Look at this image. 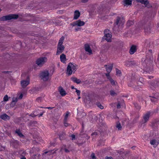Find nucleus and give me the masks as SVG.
<instances>
[{"mask_svg":"<svg viewBox=\"0 0 159 159\" xmlns=\"http://www.w3.org/2000/svg\"><path fill=\"white\" fill-rule=\"evenodd\" d=\"M125 22V20L123 17H118L115 23L118 27L121 28L123 27Z\"/></svg>","mask_w":159,"mask_h":159,"instance_id":"obj_5","label":"nucleus"},{"mask_svg":"<svg viewBox=\"0 0 159 159\" xmlns=\"http://www.w3.org/2000/svg\"><path fill=\"white\" fill-rule=\"evenodd\" d=\"M30 116H31L32 117H35V116H38V115H36V114H35V115H34V114H31V115H30Z\"/></svg>","mask_w":159,"mask_h":159,"instance_id":"obj_47","label":"nucleus"},{"mask_svg":"<svg viewBox=\"0 0 159 159\" xmlns=\"http://www.w3.org/2000/svg\"><path fill=\"white\" fill-rule=\"evenodd\" d=\"M43 115V113H41L40 115H39V117H40L41 116H42Z\"/></svg>","mask_w":159,"mask_h":159,"instance_id":"obj_52","label":"nucleus"},{"mask_svg":"<svg viewBox=\"0 0 159 159\" xmlns=\"http://www.w3.org/2000/svg\"><path fill=\"white\" fill-rule=\"evenodd\" d=\"M65 151L66 152H68V151L67 150V149H65Z\"/></svg>","mask_w":159,"mask_h":159,"instance_id":"obj_53","label":"nucleus"},{"mask_svg":"<svg viewBox=\"0 0 159 159\" xmlns=\"http://www.w3.org/2000/svg\"><path fill=\"white\" fill-rule=\"evenodd\" d=\"M5 149V148L4 147H1L0 148V151H3Z\"/></svg>","mask_w":159,"mask_h":159,"instance_id":"obj_39","label":"nucleus"},{"mask_svg":"<svg viewBox=\"0 0 159 159\" xmlns=\"http://www.w3.org/2000/svg\"><path fill=\"white\" fill-rule=\"evenodd\" d=\"M68 115H69V113H66L65 115L64 120H65V121L67 120V118H68Z\"/></svg>","mask_w":159,"mask_h":159,"instance_id":"obj_30","label":"nucleus"},{"mask_svg":"<svg viewBox=\"0 0 159 159\" xmlns=\"http://www.w3.org/2000/svg\"><path fill=\"white\" fill-rule=\"evenodd\" d=\"M85 22L84 21H82L80 20H79L71 23L70 25L73 26H83Z\"/></svg>","mask_w":159,"mask_h":159,"instance_id":"obj_8","label":"nucleus"},{"mask_svg":"<svg viewBox=\"0 0 159 159\" xmlns=\"http://www.w3.org/2000/svg\"><path fill=\"white\" fill-rule=\"evenodd\" d=\"M64 37H62L59 39L57 46V55H59L65 49V47L62 44L64 40Z\"/></svg>","mask_w":159,"mask_h":159,"instance_id":"obj_2","label":"nucleus"},{"mask_svg":"<svg viewBox=\"0 0 159 159\" xmlns=\"http://www.w3.org/2000/svg\"><path fill=\"white\" fill-rule=\"evenodd\" d=\"M84 48L85 51L88 52V54L90 55L92 54V51L89 44H85Z\"/></svg>","mask_w":159,"mask_h":159,"instance_id":"obj_9","label":"nucleus"},{"mask_svg":"<svg viewBox=\"0 0 159 159\" xmlns=\"http://www.w3.org/2000/svg\"><path fill=\"white\" fill-rule=\"evenodd\" d=\"M52 151H49V152H45V154H46L47 153H48L50 155L52 153Z\"/></svg>","mask_w":159,"mask_h":159,"instance_id":"obj_41","label":"nucleus"},{"mask_svg":"<svg viewBox=\"0 0 159 159\" xmlns=\"http://www.w3.org/2000/svg\"><path fill=\"white\" fill-rule=\"evenodd\" d=\"M0 118L4 120H9L10 117L6 114L4 113L0 116Z\"/></svg>","mask_w":159,"mask_h":159,"instance_id":"obj_13","label":"nucleus"},{"mask_svg":"<svg viewBox=\"0 0 159 159\" xmlns=\"http://www.w3.org/2000/svg\"><path fill=\"white\" fill-rule=\"evenodd\" d=\"M47 58L45 57H40L36 61V64L39 66H42L47 61Z\"/></svg>","mask_w":159,"mask_h":159,"instance_id":"obj_6","label":"nucleus"},{"mask_svg":"<svg viewBox=\"0 0 159 159\" xmlns=\"http://www.w3.org/2000/svg\"><path fill=\"white\" fill-rule=\"evenodd\" d=\"M132 23H133V22L132 21H129L127 22V24L129 26L131 25H132Z\"/></svg>","mask_w":159,"mask_h":159,"instance_id":"obj_36","label":"nucleus"},{"mask_svg":"<svg viewBox=\"0 0 159 159\" xmlns=\"http://www.w3.org/2000/svg\"><path fill=\"white\" fill-rule=\"evenodd\" d=\"M21 138H23L24 137V135L22 134L20 131L19 129H17L15 132Z\"/></svg>","mask_w":159,"mask_h":159,"instance_id":"obj_23","label":"nucleus"},{"mask_svg":"<svg viewBox=\"0 0 159 159\" xmlns=\"http://www.w3.org/2000/svg\"><path fill=\"white\" fill-rule=\"evenodd\" d=\"M18 17L17 15L11 14L7 16H3L1 18V20H10L13 19H16Z\"/></svg>","mask_w":159,"mask_h":159,"instance_id":"obj_7","label":"nucleus"},{"mask_svg":"<svg viewBox=\"0 0 159 159\" xmlns=\"http://www.w3.org/2000/svg\"><path fill=\"white\" fill-rule=\"evenodd\" d=\"M159 94L158 93H156L153 95L151 96V100L152 102H155L157 101Z\"/></svg>","mask_w":159,"mask_h":159,"instance_id":"obj_12","label":"nucleus"},{"mask_svg":"<svg viewBox=\"0 0 159 159\" xmlns=\"http://www.w3.org/2000/svg\"><path fill=\"white\" fill-rule=\"evenodd\" d=\"M17 98H15L13 99L12 102H16L17 101Z\"/></svg>","mask_w":159,"mask_h":159,"instance_id":"obj_40","label":"nucleus"},{"mask_svg":"<svg viewBox=\"0 0 159 159\" xmlns=\"http://www.w3.org/2000/svg\"><path fill=\"white\" fill-rule=\"evenodd\" d=\"M142 83H143V82H138V84H139V85H141V84H142Z\"/></svg>","mask_w":159,"mask_h":159,"instance_id":"obj_51","label":"nucleus"},{"mask_svg":"<svg viewBox=\"0 0 159 159\" xmlns=\"http://www.w3.org/2000/svg\"><path fill=\"white\" fill-rule=\"evenodd\" d=\"M117 108H120V103H118L117 105Z\"/></svg>","mask_w":159,"mask_h":159,"instance_id":"obj_45","label":"nucleus"},{"mask_svg":"<svg viewBox=\"0 0 159 159\" xmlns=\"http://www.w3.org/2000/svg\"><path fill=\"white\" fill-rule=\"evenodd\" d=\"M94 134V133H93L92 134L93 135V134Z\"/></svg>","mask_w":159,"mask_h":159,"instance_id":"obj_60","label":"nucleus"},{"mask_svg":"<svg viewBox=\"0 0 159 159\" xmlns=\"http://www.w3.org/2000/svg\"><path fill=\"white\" fill-rule=\"evenodd\" d=\"M116 128L119 130H121L122 128L121 126L120 123H117L116 124Z\"/></svg>","mask_w":159,"mask_h":159,"instance_id":"obj_26","label":"nucleus"},{"mask_svg":"<svg viewBox=\"0 0 159 159\" xmlns=\"http://www.w3.org/2000/svg\"><path fill=\"white\" fill-rule=\"evenodd\" d=\"M19 142L16 140H14V141L12 142L11 143V145L15 148L17 147L19 144Z\"/></svg>","mask_w":159,"mask_h":159,"instance_id":"obj_21","label":"nucleus"},{"mask_svg":"<svg viewBox=\"0 0 159 159\" xmlns=\"http://www.w3.org/2000/svg\"><path fill=\"white\" fill-rule=\"evenodd\" d=\"M140 108V106H139L138 107V108H137L138 109H139Z\"/></svg>","mask_w":159,"mask_h":159,"instance_id":"obj_56","label":"nucleus"},{"mask_svg":"<svg viewBox=\"0 0 159 159\" xmlns=\"http://www.w3.org/2000/svg\"><path fill=\"white\" fill-rule=\"evenodd\" d=\"M109 73L108 72V73H106V76L108 78H109L110 77Z\"/></svg>","mask_w":159,"mask_h":159,"instance_id":"obj_46","label":"nucleus"},{"mask_svg":"<svg viewBox=\"0 0 159 159\" xmlns=\"http://www.w3.org/2000/svg\"><path fill=\"white\" fill-rule=\"evenodd\" d=\"M67 120H66V121H65V120H64V126L66 127H67L70 125V124H68L67 122Z\"/></svg>","mask_w":159,"mask_h":159,"instance_id":"obj_27","label":"nucleus"},{"mask_svg":"<svg viewBox=\"0 0 159 159\" xmlns=\"http://www.w3.org/2000/svg\"><path fill=\"white\" fill-rule=\"evenodd\" d=\"M132 0H125L124 3L125 6H128L130 5L132 3Z\"/></svg>","mask_w":159,"mask_h":159,"instance_id":"obj_22","label":"nucleus"},{"mask_svg":"<svg viewBox=\"0 0 159 159\" xmlns=\"http://www.w3.org/2000/svg\"><path fill=\"white\" fill-rule=\"evenodd\" d=\"M71 88H72V89H75V88H74V87H73V86L71 87Z\"/></svg>","mask_w":159,"mask_h":159,"instance_id":"obj_55","label":"nucleus"},{"mask_svg":"<svg viewBox=\"0 0 159 159\" xmlns=\"http://www.w3.org/2000/svg\"><path fill=\"white\" fill-rule=\"evenodd\" d=\"M22 97H23V95L22 94H21L19 96L18 98H19V99H21L22 98Z\"/></svg>","mask_w":159,"mask_h":159,"instance_id":"obj_43","label":"nucleus"},{"mask_svg":"<svg viewBox=\"0 0 159 159\" xmlns=\"http://www.w3.org/2000/svg\"><path fill=\"white\" fill-rule=\"evenodd\" d=\"M77 69V66L75 63H69L67 67L66 73L68 75L74 73Z\"/></svg>","mask_w":159,"mask_h":159,"instance_id":"obj_1","label":"nucleus"},{"mask_svg":"<svg viewBox=\"0 0 159 159\" xmlns=\"http://www.w3.org/2000/svg\"><path fill=\"white\" fill-rule=\"evenodd\" d=\"M1 9H0V12L1 11Z\"/></svg>","mask_w":159,"mask_h":159,"instance_id":"obj_61","label":"nucleus"},{"mask_svg":"<svg viewBox=\"0 0 159 159\" xmlns=\"http://www.w3.org/2000/svg\"><path fill=\"white\" fill-rule=\"evenodd\" d=\"M21 159H26V158L25 157H23L21 158Z\"/></svg>","mask_w":159,"mask_h":159,"instance_id":"obj_54","label":"nucleus"},{"mask_svg":"<svg viewBox=\"0 0 159 159\" xmlns=\"http://www.w3.org/2000/svg\"><path fill=\"white\" fill-rule=\"evenodd\" d=\"M116 74L117 75H120L121 74V71L120 70L117 69H116Z\"/></svg>","mask_w":159,"mask_h":159,"instance_id":"obj_29","label":"nucleus"},{"mask_svg":"<svg viewBox=\"0 0 159 159\" xmlns=\"http://www.w3.org/2000/svg\"><path fill=\"white\" fill-rule=\"evenodd\" d=\"M80 13L79 11H75L74 12V19H77L80 17Z\"/></svg>","mask_w":159,"mask_h":159,"instance_id":"obj_16","label":"nucleus"},{"mask_svg":"<svg viewBox=\"0 0 159 159\" xmlns=\"http://www.w3.org/2000/svg\"><path fill=\"white\" fill-rule=\"evenodd\" d=\"M91 157L92 159H96V157L95 156L94 154L93 153L91 154Z\"/></svg>","mask_w":159,"mask_h":159,"instance_id":"obj_32","label":"nucleus"},{"mask_svg":"<svg viewBox=\"0 0 159 159\" xmlns=\"http://www.w3.org/2000/svg\"><path fill=\"white\" fill-rule=\"evenodd\" d=\"M136 50V46L133 45L130 48L129 53L131 54H133L135 52Z\"/></svg>","mask_w":159,"mask_h":159,"instance_id":"obj_17","label":"nucleus"},{"mask_svg":"<svg viewBox=\"0 0 159 159\" xmlns=\"http://www.w3.org/2000/svg\"><path fill=\"white\" fill-rule=\"evenodd\" d=\"M98 106L101 109H103V107L100 104H98Z\"/></svg>","mask_w":159,"mask_h":159,"instance_id":"obj_34","label":"nucleus"},{"mask_svg":"<svg viewBox=\"0 0 159 159\" xmlns=\"http://www.w3.org/2000/svg\"><path fill=\"white\" fill-rule=\"evenodd\" d=\"M80 29V28H77L75 29V30L76 31H77Z\"/></svg>","mask_w":159,"mask_h":159,"instance_id":"obj_49","label":"nucleus"},{"mask_svg":"<svg viewBox=\"0 0 159 159\" xmlns=\"http://www.w3.org/2000/svg\"><path fill=\"white\" fill-rule=\"evenodd\" d=\"M110 82L111 83V84L112 85H115V81L113 80L112 79H111L110 80Z\"/></svg>","mask_w":159,"mask_h":159,"instance_id":"obj_33","label":"nucleus"},{"mask_svg":"<svg viewBox=\"0 0 159 159\" xmlns=\"http://www.w3.org/2000/svg\"><path fill=\"white\" fill-rule=\"evenodd\" d=\"M20 83L22 87L24 88L29 84L30 81L29 80H23L21 81Z\"/></svg>","mask_w":159,"mask_h":159,"instance_id":"obj_10","label":"nucleus"},{"mask_svg":"<svg viewBox=\"0 0 159 159\" xmlns=\"http://www.w3.org/2000/svg\"><path fill=\"white\" fill-rule=\"evenodd\" d=\"M110 94L112 96H114L116 94V93L112 90L110 91Z\"/></svg>","mask_w":159,"mask_h":159,"instance_id":"obj_28","label":"nucleus"},{"mask_svg":"<svg viewBox=\"0 0 159 159\" xmlns=\"http://www.w3.org/2000/svg\"><path fill=\"white\" fill-rule=\"evenodd\" d=\"M142 78H140L139 79V80H142Z\"/></svg>","mask_w":159,"mask_h":159,"instance_id":"obj_57","label":"nucleus"},{"mask_svg":"<svg viewBox=\"0 0 159 159\" xmlns=\"http://www.w3.org/2000/svg\"><path fill=\"white\" fill-rule=\"evenodd\" d=\"M150 143L151 145H152L155 148L158 144L159 142L158 141L154 139L150 141Z\"/></svg>","mask_w":159,"mask_h":159,"instance_id":"obj_14","label":"nucleus"},{"mask_svg":"<svg viewBox=\"0 0 159 159\" xmlns=\"http://www.w3.org/2000/svg\"><path fill=\"white\" fill-rule=\"evenodd\" d=\"M150 30V28L149 27L147 29L146 28H145L144 30L145 32H148Z\"/></svg>","mask_w":159,"mask_h":159,"instance_id":"obj_44","label":"nucleus"},{"mask_svg":"<svg viewBox=\"0 0 159 159\" xmlns=\"http://www.w3.org/2000/svg\"><path fill=\"white\" fill-rule=\"evenodd\" d=\"M150 113L148 112L144 116L143 118L145 121V122H146L148 120L150 116Z\"/></svg>","mask_w":159,"mask_h":159,"instance_id":"obj_19","label":"nucleus"},{"mask_svg":"<svg viewBox=\"0 0 159 159\" xmlns=\"http://www.w3.org/2000/svg\"><path fill=\"white\" fill-rule=\"evenodd\" d=\"M3 101H2L1 103H3L4 102H7L8 100V97L7 95H6L4 96L3 98Z\"/></svg>","mask_w":159,"mask_h":159,"instance_id":"obj_25","label":"nucleus"},{"mask_svg":"<svg viewBox=\"0 0 159 159\" xmlns=\"http://www.w3.org/2000/svg\"><path fill=\"white\" fill-rule=\"evenodd\" d=\"M80 97H79L78 99H80Z\"/></svg>","mask_w":159,"mask_h":159,"instance_id":"obj_59","label":"nucleus"},{"mask_svg":"<svg viewBox=\"0 0 159 159\" xmlns=\"http://www.w3.org/2000/svg\"><path fill=\"white\" fill-rule=\"evenodd\" d=\"M135 107H137L135 105Z\"/></svg>","mask_w":159,"mask_h":159,"instance_id":"obj_62","label":"nucleus"},{"mask_svg":"<svg viewBox=\"0 0 159 159\" xmlns=\"http://www.w3.org/2000/svg\"><path fill=\"white\" fill-rule=\"evenodd\" d=\"M39 155L37 154V155H34V156H33V158H38L39 157Z\"/></svg>","mask_w":159,"mask_h":159,"instance_id":"obj_35","label":"nucleus"},{"mask_svg":"<svg viewBox=\"0 0 159 159\" xmlns=\"http://www.w3.org/2000/svg\"><path fill=\"white\" fill-rule=\"evenodd\" d=\"M104 36L102 38V40H106L107 42L111 41V34L110 33L109 30L108 29H106L104 31Z\"/></svg>","mask_w":159,"mask_h":159,"instance_id":"obj_4","label":"nucleus"},{"mask_svg":"<svg viewBox=\"0 0 159 159\" xmlns=\"http://www.w3.org/2000/svg\"><path fill=\"white\" fill-rule=\"evenodd\" d=\"M41 79L44 81L48 80L50 77V74L47 70H45L41 72L40 74Z\"/></svg>","mask_w":159,"mask_h":159,"instance_id":"obj_3","label":"nucleus"},{"mask_svg":"<svg viewBox=\"0 0 159 159\" xmlns=\"http://www.w3.org/2000/svg\"><path fill=\"white\" fill-rule=\"evenodd\" d=\"M134 147H132V148H133V149H134Z\"/></svg>","mask_w":159,"mask_h":159,"instance_id":"obj_58","label":"nucleus"},{"mask_svg":"<svg viewBox=\"0 0 159 159\" xmlns=\"http://www.w3.org/2000/svg\"><path fill=\"white\" fill-rule=\"evenodd\" d=\"M105 159H113V158L111 157H106L105 158Z\"/></svg>","mask_w":159,"mask_h":159,"instance_id":"obj_42","label":"nucleus"},{"mask_svg":"<svg viewBox=\"0 0 159 159\" xmlns=\"http://www.w3.org/2000/svg\"><path fill=\"white\" fill-rule=\"evenodd\" d=\"M89 0H82V2L85 3L87 2Z\"/></svg>","mask_w":159,"mask_h":159,"instance_id":"obj_48","label":"nucleus"},{"mask_svg":"<svg viewBox=\"0 0 159 159\" xmlns=\"http://www.w3.org/2000/svg\"><path fill=\"white\" fill-rule=\"evenodd\" d=\"M138 2L141 3L143 4H144L146 7H150V5H148L149 2L148 0H136Z\"/></svg>","mask_w":159,"mask_h":159,"instance_id":"obj_11","label":"nucleus"},{"mask_svg":"<svg viewBox=\"0 0 159 159\" xmlns=\"http://www.w3.org/2000/svg\"><path fill=\"white\" fill-rule=\"evenodd\" d=\"M45 108H47V109H52V107H44Z\"/></svg>","mask_w":159,"mask_h":159,"instance_id":"obj_50","label":"nucleus"},{"mask_svg":"<svg viewBox=\"0 0 159 159\" xmlns=\"http://www.w3.org/2000/svg\"><path fill=\"white\" fill-rule=\"evenodd\" d=\"M60 59L61 62L65 63L66 60V55L64 54H62L60 56Z\"/></svg>","mask_w":159,"mask_h":159,"instance_id":"obj_18","label":"nucleus"},{"mask_svg":"<svg viewBox=\"0 0 159 159\" xmlns=\"http://www.w3.org/2000/svg\"><path fill=\"white\" fill-rule=\"evenodd\" d=\"M71 80L77 84H79L81 82V81L80 79H78L76 77L72 78Z\"/></svg>","mask_w":159,"mask_h":159,"instance_id":"obj_20","label":"nucleus"},{"mask_svg":"<svg viewBox=\"0 0 159 159\" xmlns=\"http://www.w3.org/2000/svg\"><path fill=\"white\" fill-rule=\"evenodd\" d=\"M58 90L60 94L62 96H64L66 94L65 91L61 87H60Z\"/></svg>","mask_w":159,"mask_h":159,"instance_id":"obj_15","label":"nucleus"},{"mask_svg":"<svg viewBox=\"0 0 159 159\" xmlns=\"http://www.w3.org/2000/svg\"><path fill=\"white\" fill-rule=\"evenodd\" d=\"M71 138L72 139V140H75V135H71Z\"/></svg>","mask_w":159,"mask_h":159,"instance_id":"obj_37","label":"nucleus"},{"mask_svg":"<svg viewBox=\"0 0 159 159\" xmlns=\"http://www.w3.org/2000/svg\"><path fill=\"white\" fill-rule=\"evenodd\" d=\"M76 89V92L78 96H79L80 94V92L79 90H77L76 89Z\"/></svg>","mask_w":159,"mask_h":159,"instance_id":"obj_31","label":"nucleus"},{"mask_svg":"<svg viewBox=\"0 0 159 159\" xmlns=\"http://www.w3.org/2000/svg\"><path fill=\"white\" fill-rule=\"evenodd\" d=\"M41 98H39L36 99V101L38 102H41Z\"/></svg>","mask_w":159,"mask_h":159,"instance_id":"obj_38","label":"nucleus"},{"mask_svg":"<svg viewBox=\"0 0 159 159\" xmlns=\"http://www.w3.org/2000/svg\"><path fill=\"white\" fill-rule=\"evenodd\" d=\"M112 66H107L106 69L107 72L110 73L112 70Z\"/></svg>","mask_w":159,"mask_h":159,"instance_id":"obj_24","label":"nucleus"}]
</instances>
